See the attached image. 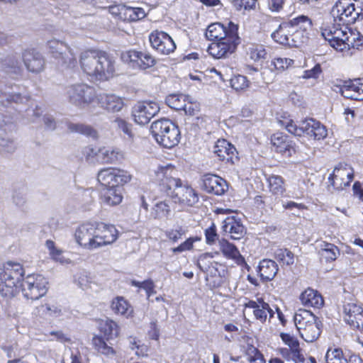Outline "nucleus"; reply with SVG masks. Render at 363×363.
Instances as JSON below:
<instances>
[{"label": "nucleus", "instance_id": "nucleus-1", "mask_svg": "<svg viewBox=\"0 0 363 363\" xmlns=\"http://www.w3.org/2000/svg\"><path fill=\"white\" fill-rule=\"evenodd\" d=\"M332 13L334 23L321 28V35L330 45L340 52L362 46L363 35L357 30L349 28L347 24L363 18V1L338 0Z\"/></svg>", "mask_w": 363, "mask_h": 363}, {"label": "nucleus", "instance_id": "nucleus-2", "mask_svg": "<svg viewBox=\"0 0 363 363\" xmlns=\"http://www.w3.org/2000/svg\"><path fill=\"white\" fill-rule=\"evenodd\" d=\"M155 172L160 191L170 197L175 203L193 206L199 201L196 191L189 184L182 183L177 177V171L172 164L159 166Z\"/></svg>", "mask_w": 363, "mask_h": 363}, {"label": "nucleus", "instance_id": "nucleus-3", "mask_svg": "<svg viewBox=\"0 0 363 363\" xmlns=\"http://www.w3.org/2000/svg\"><path fill=\"white\" fill-rule=\"evenodd\" d=\"M118 232L115 226L103 223H86L75 230L76 242L82 247L92 250L113 243Z\"/></svg>", "mask_w": 363, "mask_h": 363}, {"label": "nucleus", "instance_id": "nucleus-4", "mask_svg": "<svg viewBox=\"0 0 363 363\" xmlns=\"http://www.w3.org/2000/svg\"><path fill=\"white\" fill-rule=\"evenodd\" d=\"M82 69L100 81L111 78L116 71V62L107 52L99 50L83 51L79 56Z\"/></svg>", "mask_w": 363, "mask_h": 363}, {"label": "nucleus", "instance_id": "nucleus-5", "mask_svg": "<svg viewBox=\"0 0 363 363\" xmlns=\"http://www.w3.org/2000/svg\"><path fill=\"white\" fill-rule=\"evenodd\" d=\"M24 274L23 267L19 263L6 262L0 269V294L2 297L11 298L19 292L21 281Z\"/></svg>", "mask_w": 363, "mask_h": 363}, {"label": "nucleus", "instance_id": "nucleus-6", "mask_svg": "<svg viewBox=\"0 0 363 363\" xmlns=\"http://www.w3.org/2000/svg\"><path fill=\"white\" fill-rule=\"evenodd\" d=\"M150 130L157 143L165 148H172L179 143V128L169 119L162 118L153 122Z\"/></svg>", "mask_w": 363, "mask_h": 363}, {"label": "nucleus", "instance_id": "nucleus-7", "mask_svg": "<svg viewBox=\"0 0 363 363\" xmlns=\"http://www.w3.org/2000/svg\"><path fill=\"white\" fill-rule=\"evenodd\" d=\"M295 325L301 337L308 342L316 340L320 335V321L311 311L298 309L294 317Z\"/></svg>", "mask_w": 363, "mask_h": 363}, {"label": "nucleus", "instance_id": "nucleus-8", "mask_svg": "<svg viewBox=\"0 0 363 363\" xmlns=\"http://www.w3.org/2000/svg\"><path fill=\"white\" fill-rule=\"evenodd\" d=\"M68 101L79 108H87L96 99L93 86L84 83L74 84L66 89Z\"/></svg>", "mask_w": 363, "mask_h": 363}, {"label": "nucleus", "instance_id": "nucleus-9", "mask_svg": "<svg viewBox=\"0 0 363 363\" xmlns=\"http://www.w3.org/2000/svg\"><path fill=\"white\" fill-rule=\"evenodd\" d=\"M49 53L65 68H73L77 65L75 55L71 48L65 42L53 38L48 40Z\"/></svg>", "mask_w": 363, "mask_h": 363}, {"label": "nucleus", "instance_id": "nucleus-10", "mask_svg": "<svg viewBox=\"0 0 363 363\" xmlns=\"http://www.w3.org/2000/svg\"><path fill=\"white\" fill-rule=\"evenodd\" d=\"M238 30V27H233L227 38L211 43L207 50L209 55L216 59H220L234 52L240 43Z\"/></svg>", "mask_w": 363, "mask_h": 363}, {"label": "nucleus", "instance_id": "nucleus-11", "mask_svg": "<svg viewBox=\"0 0 363 363\" xmlns=\"http://www.w3.org/2000/svg\"><path fill=\"white\" fill-rule=\"evenodd\" d=\"M47 279L43 276L31 274L23 279L21 287L26 298L37 300L47 293Z\"/></svg>", "mask_w": 363, "mask_h": 363}, {"label": "nucleus", "instance_id": "nucleus-12", "mask_svg": "<svg viewBox=\"0 0 363 363\" xmlns=\"http://www.w3.org/2000/svg\"><path fill=\"white\" fill-rule=\"evenodd\" d=\"M353 178V169L347 164H339L328 178V188L332 186L334 190L342 191L350 186Z\"/></svg>", "mask_w": 363, "mask_h": 363}, {"label": "nucleus", "instance_id": "nucleus-13", "mask_svg": "<svg viewBox=\"0 0 363 363\" xmlns=\"http://www.w3.org/2000/svg\"><path fill=\"white\" fill-rule=\"evenodd\" d=\"M97 179L105 188H119L131 179L128 172L120 169L106 168L98 173Z\"/></svg>", "mask_w": 363, "mask_h": 363}, {"label": "nucleus", "instance_id": "nucleus-14", "mask_svg": "<svg viewBox=\"0 0 363 363\" xmlns=\"http://www.w3.org/2000/svg\"><path fill=\"white\" fill-rule=\"evenodd\" d=\"M160 109L159 104L155 101H138L132 108V116L136 123L145 125L159 113Z\"/></svg>", "mask_w": 363, "mask_h": 363}, {"label": "nucleus", "instance_id": "nucleus-15", "mask_svg": "<svg viewBox=\"0 0 363 363\" xmlns=\"http://www.w3.org/2000/svg\"><path fill=\"white\" fill-rule=\"evenodd\" d=\"M122 60L133 68L146 69L155 65V57L147 52L130 50L121 54Z\"/></svg>", "mask_w": 363, "mask_h": 363}, {"label": "nucleus", "instance_id": "nucleus-16", "mask_svg": "<svg viewBox=\"0 0 363 363\" xmlns=\"http://www.w3.org/2000/svg\"><path fill=\"white\" fill-rule=\"evenodd\" d=\"M149 40L152 48L162 55H169L176 49L172 38L163 31H152L149 35Z\"/></svg>", "mask_w": 363, "mask_h": 363}, {"label": "nucleus", "instance_id": "nucleus-17", "mask_svg": "<svg viewBox=\"0 0 363 363\" xmlns=\"http://www.w3.org/2000/svg\"><path fill=\"white\" fill-rule=\"evenodd\" d=\"M344 319L353 328L363 331V308L354 303L344 306Z\"/></svg>", "mask_w": 363, "mask_h": 363}, {"label": "nucleus", "instance_id": "nucleus-18", "mask_svg": "<svg viewBox=\"0 0 363 363\" xmlns=\"http://www.w3.org/2000/svg\"><path fill=\"white\" fill-rule=\"evenodd\" d=\"M301 130L314 140L325 138L328 132L325 127L313 118H306L301 122Z\"/></svg>", "mask_w": 363, "mask_h": 363}, {"label": "nucleus", "instance_id": "nucleus-19", "mask_svg": "<svg viewBox=\"0 0 363 363\" xmlns=\"http://www.w3.org/2000/svg\"><path fill=\"white\" fill-rule=\"evenodd\" d=\"M203 183L205 190L215 195H223L228 189L227 182L215 174L205 175Z\"/></svg>", "mask_w": 363, "mask_h": 363}, {"label": "nucleus", "instance_id": "nucleus-20", "mask_svg": "<svg viewBox=\"0 0 363 363\" xmlns=\"http://www.w3.org/2000/svg\"><path fill=\"white\" fill-rule=\"evenodd\" d=\"M233 27H238V26L232 22H229L228 26H225L220 23H212L208 26L206 32V36L208 40H213L214 42L223 40L228 37V34Z\"/></svg>", "mask_w": 363, "mask_h": 363}, {"label": "nucleus", "instance_id": "nucleus-21", "mask_svg": "<svg viewBox=\"0 0 363 363\" xmlns=\"http://www.w3.org/2000/svg\"><path fill=\"white\" fill-rule=\"evenodd\" d=\"M341 91L346 98L363 101V77L346 82Z\"/></svg>", "mask_w": 363, "mask_h": 363}, {"label": "nucleus", "instance_id": "nucleus-22", "mask_svg": "<svg viewBox=\"0 0 363 363\" xmlns=\"http://www.w3.org/2000/svg\"><path fill=\"white\" fill-rule=\"evenodd\" d=\"M23 60L27 69L31 72H40L44 68L43 56L34 50H25L22 55Z\"/></svg>", "mask_w": 363, "mask_h": 363}, {"label": "nucleus", "instance_id": "nucleus-23", "mask_svg": "<svg viewBox=\"0 0 363 363\" xmlns=\"http://www.w3.org/2000/svg\"><path fill=\"white\" fill-rule=\"evenodd\" d=\"M222 229L225 233L230 234V238L234 240H239L245 234V227L235 216L225 218Z\"/></svg>", "mask_w": 363, "mask_h": 363}, {"label": "nucleus", "instance_id": "nucleus-24", "mask_svg": "<svg viewBox=\"0 0 363 363\" xmlns=\"http://www.w3.org/2000/svg\"><path fill=\"white\" fill-rule=\"evenodd\" d=\"M271 143L277 152L286 156H291L295 152L294 146L292 142L289 140L288 136L281 133H274L271 137Z\"/></svg>", "mask_w": 363, "mask_h": 363}, {"label": "nucleus", "instance_id": "nucleus-25", "mask_svg": "<svg viewBox=\"0 0 363 363\" xmlns=\"http://www.w3.org/2000/svg\"><path fill=\"white\" fill-rule=\"evenodd\" d=\"M218 247L225 258L234 260L238 264L245 263V258L240 255L238 249L228 240L224 238L218 240Z\"/></svg>", "mask_w": 363, "mask_h": 363}, {"label": "nucleus", "instance_id": "nucleus-26", "mask_svg": "<svg viewBox=\"0 0 363 363\" xmlns=\"http://www.w3.org/2000/svg\"><path fill=\"white\" fill-rule=\"evenodd\" d=\"M213 152L220 160L233 162V156L236 153L234 146L225 140H218L213 146Z\"/></svg>", "mask_w": 363, "mask_h": 363}, {"label": "nucleus", "instance_id": "nucleus-27", "mask_svg": "<svg viewBox=\"0 0 363 363\" xmlns=\"http://www.w3.org/2000/svg\"><path fill=\"white\" fill-rule=\"evenodd\" d=\"M301 303L308 308H320L323 306L324 301L322 296L315 290L311 288L306 289L300 296Z\"/></svg>", "mask_w": 363, "mask_h": 363}, {"label": "nucleus", "instance_id": "nucleus-28", "mask_svg": "<svg viewBox=\"0 0 363 363\" xmlns=\"http://www.w3.org/2000/svg\"><path fill=\"white\" fill-rule=\"evenodd\" d=\"M101 106L110 112H119L125 106L122 98L115 94H104L100 96Z\"/></svg>", "mask_w": 363, "mask_h": 363}, {"label": "nucleus", "instance_id": "nucleus-29", "mask_svg": "<svg viewBox=\"0 0 363 363\" xmlns=\"http://www.w3.org/2000/svg\"><path fill=\"white\" fill-rule=\"evenodd\" d=\"M288 22H284L272 33V38L278 43L291 47V34L294 30Z\"/></svg>", "mask_w": 363, "mask_h": 363}, {"label": "nucleus", "instance_id": "nucleus-30", "mask_svg": "<svg viewBox=\"0 0 363 363\" xmlns=\"http://www.w3.org/2000/svg\"><path fill=\"white\" fill-rule=\"evenodd\" d=\"M277 264L272 259H263L259 264V273L263 281L272 280L278 272Z\"/></svg>", "mask_w": 363, "mask_h": 363}, {"label": "nucleus", "instance_id": "nucleus-31", "mask_svg": "<svg viewBox=\"0 0 363 363\" xmlns=\"http://www.w3.org/2000/svg\"><path fill=\"white\" fill-rule=\"evenodd\" d=\"M123 195L120 188H105L101 191L102 202L108 206H113L121 203Z\"/></svg>", "mask_w": 363, "mask_h": 363}, {"label": "nucleus", "instance_id": "nucleus-32", "mask_svg": "<svg viewBox=\"0 0 363 363\" xmlns=\"http://www.w3.org/2000/svg\"><path fill=\"white\" fill-rule=\"evenodd\" d=\"M111 309L116 313L130 317L132 315L133 310L131 306L123 297L118 296L115 298L111 303Z\"/></svg>", "mask_w": 363, "mask_h": 363}, {"label": "nucleus", "instance_id": "nucleus-33", "mask_svg": "<svg viewBox=\"0 0 363 363\" xmlns=\"http://www.w3.org/2000/svg\"><path fill=\"white\" fill-rule=\"evenodd\" d=\"M146 13L142 8L123 7L119 12L121 18L128 21H136L143 18Z\"/></svg>", "mask_w": 363, "mask_h": 363}, {"label": "nucleus", "instance_id": "nucleus-34", "mask_svg": "<svg viewBox=\"0 0 363 363\" xmlns=\"http://www.w3.org/2000/svg\"><path fill=\"white\" fill-rule=\"evenodd\" d=\"M171 212L170 207L166 201H157L150 210V218L157 220H164Z\"/></svg>", "mask_w": 363, "mask_h": 363}, {"label": "nucleus", "instance_id": "nucleus-35", "mask_svg": "<svg viewBox=\"0 0 363 363\" xmlns=\"http://www.w3.org/2000/svg\"><path fill=\"white\" fill-rule=\"evenodd\" d=\"M99 330L104 334L106 340L113 339L118 335V328L117 324L111 320H101L99 325Z\"/></svg>", "mask_w": 363, "mask_h": 363}, {"label": "nucleus", "instance_id": "nucleus-36", "mask_svg": "<svg viewBox=\"0 0 363 363\" xmlns=\"http://www.w3.org/2000/svg\"><path fill=\"white\" fill-rule=\"evenodd\" d=\"M287 22L294 30H294L309 32L312 26L311 21L306 16H298Z\"/></svg>", "mask_w": 363, "mask_h": 363}, {"label": "nucleus", "instance_id": "nucleus-37", "mask_svg": "<svg viewBox=\"0 0 363 363\" xmlns=\"http://www.w3.org/2000/svg\"><path fill=\"white\" fill-rule=\"evenodd\" d=\"M319 254L326 262H332L337 259L339 250L335 245L324 242L320 245Z\"/></svg>", "mask_w": 363, "mask_h": 363}, {"label": "nucleus", "instance_id": "nucleus-38", "mask_svg": "<svg viewBox=\"0 0 363 363\" xmlns=\"http://www.w3.org/2000/svg\"><path fill=\"white\" fill-rule=\"evenodd\" d=\"M45 245L49 250V255L56 262L62 264L71 263V260L63 255V251L55 247V242L52 240H47Z\"/></svg>", "mask_w": 363, "mask_h": 363}, {"label": "nucleus", "instance_id": "nucleus-39", "mask_svg": "<svg viewBox=\"0 0 363 363\" xmlns=\"http://www.w3.org/2000/svg\"><path fill=\"white\" fill-rule=\"evenodd\" d=\"M113 123L116 128L123 133V138L130 141H133L135 137V134L133 131V126L130 123H128L125 120L121 118H116Z\"/></svg>", "mask_w": 363, "mask_h": 363}, {"label": "nucleus", "instance_id": "nucleus-40", "mask_svg": "<svg viewBox=\"0 0 363 363\" xmlns=\"http://www.w3.org/2000/svg\"><path fill=\"white\" fill-rule=\"evenodd\" d=\"M98 158L104 163H115L121 160V154L116 150L104 147L99 150Z\"/></svg>", "mask_w": 363, "mask_h": 363}, {"label": "nucleus", "instance_id": "nucleus-41", "mask_svg": "<svg viewBox=\"0 0 363 363\" xmlns=\"http://www.w3.org/2000/svg\"><path fill=\"white\" fill-rule=\"evenodd\" d=\"M189 96L184 94H170L166 98V104L172 109L182 111Z\"/></svg>", "mask_w": 363, "mask_h": 363}, {"label": "nucleus", "instance_id": "nucleus-42", "mask_svg": "<svg viewBox=\"0 0 363 363\" xmlns=\"http://www.w3.org/2000/svg\"><path fill=\"white\" fill-rule=\"evenodd\" d=\"M270 191L273 194L282 195L286 191L284 179L279 175H272L268 179Z\"/></svg>", "mask_w": 363, "mask_h": 363}, {"label": "nucleus", "instance_id": "nucleus-43", "mask_svg": "<svg viewBox=\"0 0 363 363\" xmlns=\"http://www.w3.org/2000/svg\"><path fill=\"white\" fill-rule=\"evenodd\" d=\"M67 126L70 133H81L93 138L96 136V132L90 125L68 122Z\"/></svg>", "mask_w": 363, "mask_h": 363}, {"label": "nucleus", "instance_id": "nucleus-44", "mask_svg": "<svg viewBox=\"0 0 363 363\" xmlns=\"http://www.w3.org/2000/svg\"><path fill=\"white\" fill-rule=\"evenodd\" d=\"M253 314L256 320L263 323L267 320V317L270 320L274 316V313L269 305L264 301L261 303L258 308L253 311Z\"/></svg>", "mask_w": 363, "mask_h": 363}, {"label": "nucleus", "instance_id": "nucleus-45", "mask_svg": "<svg viewBox=\"0 0 363 363\" xmlns=\"http://www.w3.org/2000/svg\"><path fill=\"white\" fill-rule=\"evenodd\" d=\"M326 363H348L341 349H329L325 354Z\"/></svg>", "mask_w": 363, "mask_h": 363}, {"label": "nucleus", "instance_id": "nucleus-46", "mask_svg": "<svg viewBox=\"0 0 363 363\" xmlns=\"http://www.w3.org/2000/svg\"><path fill=\"white\" fill-rule=\"evenodd\" d=\"M92 343L94 348L102 354L110 356L115 354L113 349L108 346L104 339L99 336H94L92 339Z\"/></svg>", "mask_w": 363, "mask_h": 363}, {"label": "nucleus", "instance_id": "nucleus-47", "mask_svg": "<svg viewBox=\"0 0 363 363\" xmlns=\"http://www.w3.org/2000/svg\"><path fill=\"white\" fill-rule=\"evenodd\" d=\"M280 354L286 360H292L295 363L303 362L304 357L299 350H294L291 348H280L279 350Z\"/></svg>", "mask_w": 363, "mask_h": 363}, {"label": "nucleus", "instance_id": "nucleus-48", "mask_svg": "<svg viewBox=\"0 0 363 363\" xmlns=\"http://www.w3.org/2000/svg\"><path fill=\"white\" fill-rule=\"evenodd\" d=\"M275 258L283 264L290 265L294 262V254L286 249H278L274 252Z\"/></svg>", "mask_w": 363, "mask_h": 363}, {"label": "nucleus", "instance_id": "nucleus-49", "mask_svg": "<svg viewBox=\"0 0 363 363\" xmlns=\"http://www.w3.org/2000/svg\"><path fill=\"white\" fill-rule=\"evenodd\" d=\"M213 255L210 253H205L199 256L197 261V266L203 272H208L213 264H217L213 262Z\"/></svg>", "mask_w": 363, "mask_h": 363}, {"label": "nucleus", "instance_id": "nucleus-50", "mask_svg": "<svg viewBox=\"0 0 363 363\" xmlns=\"http://www.w3.org/2000/svg\"><path fill=\"white\" fill-rule=\"evenodd\" d=\"M249 55L254 61H259L266 57L267 51L262 45H252L249 49Z\"/></svg>", "mask_w": 363, "mask_h": 363}, {"label": "nucleus", "instance_id": "nucleus-51", "mask_svg": "<svg viewBox=\"0 0 363 363\" xmlns=\"http://www.w3.org/2000/svg\"><path fill=\"white\" fill-rule=\"evenodd\" d=\"M309 38V32L294 30L291 34V47H299L306 43Z\"/></svg>", "mask_w": 363, "mask_h": 363}, {"label": "nucleus", "instance_id": "nucleus-52", "mask_svg": "<svg viewBox=\"0 0 363 363\" xmlns=\"http://www.w3.org/2000/svg\"><path fill=\"white\" fill-rule=\"evenodd\" d=\"M2 67L8 72L16 73L19 71L21 67V62L16 56H9L6 57L2 64Z\"/></svg>", "mask_w": 363, "mask_h": 363}, {"label": "nucleus", "instance_id": "nucleus-53", "mask_svg": "<svg viewBox=\"0 0 363 363\" xmlns=\"http://www.w3.org/2000/svg\"><path fill=\"white\" fill-rule=\"evenodd\" d=\"M40 311L50 317H58L62 314V310L59 306L50 303L42 305L40 308Z\"/></svg>", "mask_w": 363, "mask_h": 363}, {"label": "nucleus", "instance_id": "nucleus-54", "mask_svg": "<svg viewBox=\"0 0 363 363\" xmlns=\"http://www.w3.org/2000/svg\"><path fill=\"white\" fill-rule=\"evenodd\" d=\"M230 85L236 91L244 90L249 86L247 77L242 75H237L230 79Z\"/></svg>", "mask_w": 363, "mask_h": 363}, {"label": "nucleus", "instance_id": "nucleus-55", "mask_svg": "<svg viewBox=\"0 0 363 363\" xmlns=\"http://www.w3.org/2000/svg\"><path fill=\"white\" fill-rule=\"evenodd\" d=\"M293 63V60L286 57H275L272 61V65L274 68L280 72L289 68Z\"/></svg>", "mask_w": 363, "mask_h": 363}, {"label": "nucleus", "instance_id": "nucleus-56", "mask_svg": "<svg viewBox=\"0 0 363 363\" xmlns=\"http://www.w3.org/2000/svg\"><path fill=\"white\" fill-rule=\"evenodd\" d=\"M281 337L283 342L289 346V348H291L294 350V353L296 354V350L301 352L299 342L296 337L287 333H281Z\"/></svg>", "mask_w": 363, "mask_h": 363}, {"label": "nucleus", "instance_id": "nucleus-57", "mask_svg": "<svg viewBox=\"0 0 363 363\" xmlns=\"http://www.w3.org/2000/svg\"><path fill=\"white\" fill-rule=\"evenodd\" d=\"M76 282L83 290L91 288V281L86 272H80L76 276Z\"/></svg>", "mask_w": 363, "mask_h": 363}, {"label": "nucleus", "instance_id": "nucleus-58", "mask_svg": "<svg viewBox=\"0 0 363 363\" xmlns=\"http://www.w3.org/2000/svg\"><path fill=\"white\" fill-rule=\"evenodd\" d=\"M16 148V145L13 140L6 138L0 139V152L12 153Z\"/></svg>", "mask_w": 363, "mask_h": 363}, {"label": "nucleus", "instance_id": "nucleus-59", "mask_svg": "<svg viewBox=\"0 0 363 363\" xmlns=\"http://www.w3.org/2000/svg\"><path fill=\"white\" fill-rule=\"evenodd\" d=\"M184 233L185 231L182 228H179V229H170L167 230L165 232V235L170 241L177 242L182 238Z\"/></svg>", "mask_w": 363, "mask_h": 363}, {"label": "nucleus", "instance_id": "nucleus-60", "mask_svg": "<svg viewBox=\"0 0 363 363\" xmlns=\"http://www.w3.org/2000/svg\"><path fill=\"white\" fill-rule=\"evenodd\" d=\"M280 123L281 125L284 126L286 130L291 134L300 135L303 133V130H301V125L299 127H297L291 120L280 121Z\"/></svg>", "mask_w": 363, "mask_h": 363}, {"label": "nucleus", "instance_id": "nucleus-61", "mask_svg": "<svg viewBox=\"0 0 363 363\" xmlns=\"http://www.w3.org/2000/svg\"><path fill=\"white\" fill-rule=\"evenodd\" d=\"M322 72L321 67L319 64L315 65L312 69L305 70L303 77L305 79H317Z\"/></svg>", "mask_w": 363, "mask_h": 363}, {"label": "nucleus", "instance_id": "nucleus-62", "mask_svg": "<svg viewBox=\"0 0 363 363\" xmlns=\"http://www.w3.org/2000/svg\"><path fill=\"white\" fill-rule=\"evenodd\" d=\"M194 242V238H190L180 244L178 247L172 248V251L174 253H180L186 250H190L193 247Z\"/></svg>", "mask_w": 363, "mask_h": 363}, {"label": "nucleus", "instance_id": "nucleus-63", "mask_svg": "<svg viewBox=\"0 0 363 363\" xmlns=\"http://www.w3.org/2000/svg\"><path fill=\"white\" fill-rule=\"evenodd\" d=\"M205 235L207 244L212 245L215 242L218 235L214 224L206 230Z\"/></svg>", "mask_w": 363, "mask_h": 363}, {"label": "nucleus", "instance_id": "nucleus-64", "mask_svg": "<svg viewBox=\"0 0 363 363\" xmlns=\"http://www.w3.org/2000/svg\"><path fill=\"white\" fill-rule=\"evenodd\" d=\"M233 4L238 10L242 9H248L252 8L255 4V0H234Z\"/></svg>", "mask_w": 363, "mask_h": 363}]
</instances>
